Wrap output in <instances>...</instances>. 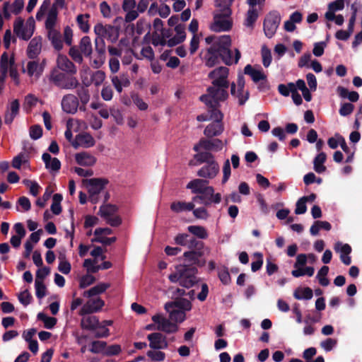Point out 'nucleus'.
Here are the masks:
<instances>
[{"mask_svg": "<svg viewBox=\"0 0 362 362\" xmlns=\"http://www.w3.org/2000/svg\"><path fill=\"white\" fill-rule=\"evenodd\" d=\"M230 15L225 12L216 11L214 14V21L210 25V29L214 32H226L232 28Z\"/></svg>", "mask_w": 362, "mask_h": 362, "instance_id": "8", "label": "nucleus"}, {"mask_svg": "<svg viewBox=\"0 0 362 362\" xmlns=\"http://www.w3.org/2000/svg\"><path fill=\"white\" fill-rule=\"evenodd\" d=\"M245 88V78L243 76L239 75L236 83H232L230 93L238 99V103L243 105L248 100L249 93L247 90H244Z\"/></svg>", "mask_w": 362, "mask_h": 362, "instance_id": "10", "label": "nucleus"}, {"mask_svg": "<svg viewBox=\"0 0 362 362\" xmlns=\"http://www.w3.org/2000/svg\"><path fill=\"white\" fill-rule=\"evenodd\" d=\"M35 294L38 298L41 299L46 296V286L44 284L43 281H39V280L35 279Z\"/></svg>", "mask_w": 362, "mask_h": 362, "instance_id": "59", "label": "nucleus"}, {"mask_svg": "<svg viewBox=\"0 0 362 362\" xmlns=\"http://www.w3.org/2000/svg\"><path fill=\"white\" fill-rule=\"evenodd\" d=\"M79 49L86 57H90L92 54V45L88 36H84L81 38L79 44Z\"/></svg>", "mask_w": 362, "mask_h": 362, "instance_id": "43", "label": "nucleus"}, {"mask_svg": "<svg viewBox=\"0 0 362 362\" xmlns=\"http://www.w3.org/2000/svg\"><path fill=\"white\" fill-rule=\"evenodd\" d=\"M293 296L296 299L298 300H310L313 298V291L310 288H304L296 290Z\"/></svg>", "mask_w": 362, "mask_h": 362, "instance_id": "48", "label": "nucleus"}, {"mask_svg": "<svg viewBox=\"0 0 362 362\" xmlns=\"http://www.w3.org/2000/svg\"><path fill=\"white\" fill-rule=\"evenodd\" d=\"M20 110V103L18 100H12L6 107L4 114V122L10 124L13 122L16 117L18 115Z\"/></svg>", "mask_w": 362, "mask_h": 362, "instance_id": "24", "label": "nucleus"}, {"mask_svg": "<svg viewBox=\"0 0 362 362\" xmlns=\"http://www.w3.org/2000/svg\"><path fill=\"white\" fill-rule=\"evenodd\" d=\"M194 158L199 163L208 164L210 163L211 162L215 161L214 156L209 152L198 153L194 156Z\"/></svg>", "mask_w": 362, "mask_h": 362, "instance_id": "54", "label": "nucleus"}, {"mask_svg": "<svg viewBox=\"0 0 362 362\" xmlns=\"http://www.w3.org/2000/svg\"><path fill=\"white\" fill-rule=\"evenodd\" d=\"M193 215L198 219L206 220L209 217V214L206 209L204 206L199 207L192 210Z\"/></svg>", "mask_w": 362, "mask_h": 362, "instance_id": "64", "label": "nucleus"}, {"mask_svg": "<svg viewBox=\"0 0 362 362\" xmlns=\"http://www.w3.org/2000/svg\"><path fill=\"white\" fill-rule=\"evenodd\" d=\"M257 18L258 13L257 9L255 8H250L247 12L246 18L244 23L245 25L248 28H252Z\"/></svg>", "mask_w": 362, "mask_h": 362, "instance_id": "47", "label": "nucleus"}, {"mask_svg": "<svg viewBox=\"0 0 362 362\" xmlns=\"http://www.w3.org/2000/svg\"><path fill=\"white\" fill-rule=\"evenodd\" d=\"M203 253L200 251L190 250L185 252L183 254L184 262L188 265L202 267L205 264V261H202L200 259Z\"/></svg>", "mask_w": 362, "mask_h": 362, "instance_id": "27", "label": "nucleus"}, {"mask_svg": "<svg viewBox=\"0 0 362 362\" xmlns=\"http://www.w3.org/2000/svg\"><path fill=\"white\" fill-rule=\"evenodd\" d=\"M174 241L177 245L181 246H188L189 248L197 247L198 245L197 240L190 237V235L187 233L177 234L175 237Z\"/></svg>", "mask_w": 362, "mask_h": 362, "instance_id": "31", "label": "nucleus"}, {"mask_svg": "<svg viewBox=\"0 0 362 362\" xmlns=\"http://www.w3.org/2000/svg\"><path fill=\"white\" fill-rule=\"evenodd\" d=\"M244 73L250 76L255 83L266 81L267 79V76L261 67L256 68L250 64H247L244 69Z\"/></svg>", "mask_w": 362, "mask_h": 362, "instance_id": "26", "label": "nucleus"}, {"mask_svg": "<svg viewBox=\"0 0 362 362\" xmlns=\"http://www.w3.org/2000/svg\"><path fill=\"white\" fill-rule=\"evenodd\" d=\"M95 144L94 138L88 133H81L76 136L75 139L71 142L74 148L81 146L83 148H90Z\"/></svg>", "mask_w": 362, "mask_h": 362, "instance_id": "22", "label": "nucleus"}, {"mask_svg": "<svg viewBox=\"0 0 362 362\" xmlns=\"http://www.w3.org/2000/svg\"><path fill=\"white\" fill-rule=\"evenodd\" d=\"M334 249L337 252L340 253V259L345 265L351 264V259L349 254L351 252V247L349 244L337 242L334 244Z\"/></svg>", "mask_w": 362, "mask_h": 362, "instance_id": "25", "label": "nucleus"}, {"mask_svg": "<svg viewBox=\"0 0 362 362\" xmlns=\"http://www.w3.org/2000/svg\"><path fill=\"white\" fill-rule=\"evenodd\" d=\"M47 78L49 83L60 89L73 90L79 86V81L75 76L59 71L58 69H52Z\"/></svg>", "mask_w": 362, "mask_h": 362, "instance_id": "4", "label": "nucleus"}, {"mask_svg": "<svg viewBox=\"0 0 362 362\" xmlns=\"http://www.w3.org/2000/svg\"><path fill=\"white\" fill-rule=\"evenodd\" d=\"M327 159V156L324 152H320L314 158L313 168L317 173H322L326 170V167L324 165Z\"/></svg>", "mask_w": 362, "mask_h": 362, "instance_id": "41", "label": "nucleus"}, {"mask_svg": "<svg viewBox=\"0 0 362 362\" xmlns=\"http://www.w3.org/2000/svg\"><path fill=\"white\" fill-rule=\"evenodd\" d=\"M314 272L315 269L313 267H306L305 268H296L291 272V274L294 277L298 278L305 275L312 276L314 274Z\"/></svg>", "mask_w": 362, "mask_h": 362, "instance_id": "52", "label": "nucleus"}, {"mask_svg": "<svg viewBox=\"0 0 362 362\" xmlns=\"http://www.w3.org/2000/svg\"><path fill=\"white\" fill-rule=\"evenodd\" d=\"M227 144V140L225 141V144ZM201 145H202L203 149L206 151H219L222 150L224 146V143L218 139H201Z\"/></svg>", "mask_w": 362, "mask_h": 362, "instance_id": "29", "label": "nucleus"}, {"mask_svg": "<svg viewBox=\"0 0 362 362\" xmlns=\"http://www.w3.org/2000/svg\"><path fill=\"white\" fill-rule=\"evenodd\" d=\"M344 7V3L335 0L331 2L328 6V11L325 13V18L327 21H332L334 18V13L338 11H341Z\"/></svg>", "mask_w": 362, "mask_h": 362, "instance_id": "36", "label": "nucleus"}, {"mask_svg": "<svg viewBox=\"0 0 362 362\" xmlns=\"http://www.w3.org/2000/svg\"><path fill=\"white\" fill-rule=\"evenodd\" d=\"M86 187L88 190L90 200L93 203H96L98 200V195L104 189L107 181L101 178H92L87 180Z\"/></svg>", "mask_w": 362, "mask_h": 362, "instance_id": "12", "label": "nucleus"}, {"mask_svg": "<svg viewBox=\"0 0 362 362\" xmlns=\"http://www.w3.org/2000/svg\"><path fill=\"white\" fill-rule=\"evenodd\" d=\"M61 106L64 112L74 115L77 112L79 106L78 98L74 94H66L62 97Z\"/></svg>", "mask_w": 362, "mask_h": 362, "instance_id": "16", "label": "nucleus"}, {"mask_svg": "<svg viewBox=\"0 0 362 362\" xmlns=\"http://www.w3.org/2000/svg\"><path fill=\"white\" fill-rule=\"evenodd\" d=\"M297 86L298 90H301L304 99L307 102H310L312 99V95L308 88L306 87L305 81L303 79L297 80Z\"/></svg>", "mask_w": 362, "mask_h": 362, "instance_id": "57", "label": "nucleus"}, {"mask_svg": "<svg viewBox=\"0 0 362 362\" xmlns=\"http://www.w3.org/2000/svg\"><path fill=\"white\" fill-rule=\"evenodd\" d=\"M152 320L157 325L158 330L171 334L175 333L178 330V326L176 323L171 322L162 315L157 314L152 317Z\"/></svg>", "mask_w": 362, "mask_h": 362, "instance_id": "14", "label": "nucleus"}, {"mask_svg": "<svg viewBox=\"0 0 362 362\" xmlns=\"http://www.w3.org/2000/svg\"><path fill=\"white\" fill-rule=\"evenodd\" d=\"M211 117L214 118V122L208 124L204 130V134L208 138L219 136L224 131L222 122L223 115L219 109L211 110Z\"/></svg>", "mask_w": 362, "mask_h": 362, "instance_id": "6", "label": "nucleus"}, {"mask_svg": "<svg viewBox=\"0 0 362 362\" xmlns=\"http://www.w3.org/2000/svg\"><path fill=\"white\" fill-rule=\"evenodd\" d=\"M147 339L149 341V346L153 349H165L168 346L166 337L160 332L149 334Z\"/></svg>", "mask_w": 362, "mask_h": 362, "instance_id": "21", "label": "nucleus"}, {"mask_svg": "<svg viewBox=\"0 0 362 362\" xmlns=\"http://www.w3.org/2000/svg\"><path fill=\"white\" fill-rule=\"evenodd\" d=\"M100 322L97 317L88 316L81 320V327L88 330L97 329Z\"/></svg>", "mask_w": 362, "mask_h": 362, "instance_id": "42", "label": "nucleus"}, {"mask_svg": "<svg viewBox=\"0 0 362 362\" xmlns=\"http://www.w3.org/2000/svg\"><path fill=\"white\" fill-rule=\"evenodd\" d=\"M88 14H80L76 18V22L78 25V27L83 33H88L90 29L88 20Z\"/></svg>", "mask_w": 362, "mask_h": 362, "instance_id": "53", "label": "nucleus"}, {"mask_svg": "<svg viewBox=\"0 0 362 362\" xmlns=\"http://www.w3.org/2000/svg\"><path fill=\"white\" fill-rule=\"evenodd\" d=\"M175 35L172 38L168 40V45L169 47L175 46L185 40V28L182 25H177L174 29Z\"/></svg>", "mask_w": 362, "mask_h": 362, "instance_id": "30", "label": "nucleus"}, {"mask_svg": "<svg viewBox=\"0 0 362 362\" xmlns=\"http://www.w3.org/2000/svg\"><path fill=\"white\" fill-rule=\"evenodd\" d=\"M77 98H78L79 103L83 105H86L90 100V94L88 90L83 87H79L76 90Z\"/></svg>", "mask_w": 362, "mask_h": 362, "instance_id": "49", "label": "nucleus"}, {"mask_svg": "<svg viewBox=\"0 0 362 362\" xmlns=\"http://www.w3.org/2000/svg\"><path fill=\"white\" fill-rule=\"evenodd\" d=\"M297 82L288 83L287 84H279L278 86L279 92L284 96H288L290 93L294 90L295 88H297Z\"/></svg>", "mask_w": 362, "mask_h": 362, "instance_id": "55", "label": "nucleus"}, {"mask_svg": "<svg viewBox=\"0 0 362 362\" xmlns=\"http://www.w3.org/2000/svg\"><path fill=\"white\" fill-rule=\"evenodd\" d=\"M74 158L78 165L84 167L93 166L97 162L96 157L88 151H81L76 153Z\"/></svg>", "mask_w": 362, "mask_h": 362, "instance_id": "23", "label": "nucleus"}, {"mask_svg": "<svg viewBox=\"0 0 362 362\" xmlns=\"http://www.w3.org/2000/svg\"><path fill=\"white\" fill-rule=\"evenodd\" d=\"M220 170L219 165L215 160L208 164H204L198 171L197 175L209 181L213 180L218 174Z\"/></svg>", "mask_w": 362, "mask_h": 362, "instance_id": "18", "label": "nucleus"}, {"mask_svg": "<svg viewBox=\"0 0 362 362\" xmlns=\"http://www.w3.org/2000/svg\"><path fill=\"white\" fill-rule=\"evenodd\" d=\"M23 183L29 188L30 194L34 197L38 195L40 187L37 182L30 180H23Z\"/></svg>", "mask_w": 362, "mask_h": 362, "instance_id": "56", "label": "nucleus"}, {"mask_svg": "<svg viewBox=\"0 0 362 362\" xmlns=\"http://www.w3.org/2000/svg\"><path fill=\"white\" fill-rule=\"evenodd\" d=\"M42 49V38L35 37L33 38L27 49V55L30 59L36 58L40 53Z\"/></svg>", "mask_w": 362, "mask_h": 362, "instance_id": "28", "label": "nucleus"}, {"mask_svg": "<svg viewBox=\"0 0 362 362\" xmlns=\"http://www.w3.org/2000/svg\"><path fill=\"white\" fill-rule=\"evenodd\" d=\"M45 64V59H43L42 62L38 60H30L28 62L25 69H23V72L26 73L30 77L37 79L43 73Z\"/></svg>", "mask_w": 362, "mask_h": 362, "instance_id": "17", "label": "nucleus"}, {"mask_svg": "<svg viewBox=\"0 0 362 362\" xmlns=\"http://www.w3.org/2000/svg\"><path fill=\"white\" fill-rule=\"evenodd\" d=\"M111 81L119 93H122L123 88L128 87L130 85V81L126 74L114 76L111 78Z\"/></svg>", "mask_w": 362, "mask_h": 362, "instance_id": "32", "label": "nucleus"}, {"mask_svg": "<svg viewBox=\"0 0 362 362\" xmlns=\"http://www.w3.org/2000/svg\"><path fill=\"white\" fill-rule=\"evenodd\" d=\"M117 208L115 205L105 204L100 207L99 215L111 226L115 227L122 223L121 218L116 215Z\"/></svg>", "mask_w": 362, "mask_h": 362, "instance_id": "9", "label": "nucleus"}, {"mask_svg": "<svg viewBox=\"0 0 362 362\" xmlns=\"http://www.w3.org/2000/svg\"><path fill=\"white\" fill-rule=\"evenodd\" d=\"M207 45L210 47L207 49L204 60L206 65L212 67L219 62L221 58L227 65L237 64L240 58V52L238 49H235V57L232 56V51L230 49L231 39L230 35H223L220 36L211 35L205 38Z\"/></svg>", "mask_w": 362, "mask_h": 362, "instance_id": "1", "label": "nucleus"}, {"mask_svg": "<svg viewBox=\"0 0 362 362\" xmlns=\"http://www.w3.org/2000/svg\"><path fill=\"white\" fill-rule=\"evenodd\" d=\"M94 32L98 37L103 40L106 38L112 42H116L119 37L117 28L110 25H103L98 23L94 27Z\"/></svg>", "mask_w": 362, "mask_h": 362, "instance_id": "11", "label": "nucleus"}, {"mask_svg": "<svg viewBox=\"0 0 362 362\" xmlns=\"http://www.w3.org/2000/svg\"><path fill=\"white\" fill-rule=\"evenodd\" d=\"M233 0H216L215 6L218 8L216 11L225 12L226 15H231L230 6Z\"/></svg>", "mask_w": 362, "mask_h": 362, "instance_id": "46", "label": "nucleus"}, {"mask_svg": "<svg viewBox=\"0 0 362 362\" xmlns=\"http://www.w3.org/2000/svg\"><path fill=\"white\" fill-rule=\"evenodd\" d=\"M186 188L190 189L192 194H197L192 197L193 202L208 206L212 203L219 204L221 202V194L214 193V187L209 186V181L204 179H194L188 182Z\"/></svg>", "mask_w": 362, "mask_h": 362, "instance_id": "2", "label": "nucleus"}, {"mask_svg": "<svg viewBox=\"0 0 362 362\" xmlns=\"http://www.w3.org/2000/svg\"><path fill=\"white\" fill-rule=\"evenodd\" d=\"M122 351V347L119 344H112L105 346V356H112L119 355Z\"/></svg>", "mask_w": 362, "mask_h": 362, "instance_id": "63", "label": "nucleus"}, {"mask_svg": "<svg viewBox=\"0 0 362 362\" xmlns=\"http://www.w3.org/2000/svg\"><path fill=\"white\" fill-rule=\"evenodd\" d=\"M261 55L263 66L266 68L269 67L272 63V57L271 50L266 45L262 47Z\"/></svg>", "mask_w": 362, "mask_h": 362, "instance_id": "51", "label": "nucleus"}, {"mask_svg": "<svg viewBox=\"0 0 362 362\" xmlns=\"http://www.w3.org/2000/svg\"><path fill=\"white\" fill-rule=\"evenodd\" d=\"M47 37L51 41L52 45L57 50H60L63 47L62 36L57 30H51L47 31Z\"/></svg>", "mask_w": 362, "mask_h": 362, "instance_id": "40", "label": "nucleus"}, {"mask_svg": "<svg viewBox=\"0 0 362 362\" xmlns=\"http://www.w3.org/2000/svg\"><path fill=\"white\" fill-rule=\"evenodd\" d=\"M107 343L103 341H93L90 344L89 351L93 354H103L105 355Z\"/></svg>", "mask_w": 362, "mask_h": 362, "instance_id": "50", "label": "nucleus"}, {"mask_svg": "<svg viewBox=\"0 0 362 362\" xmlns=\"http://www.w3.org/2000/svg\"><path fill=\"white\" fill-rule=\"evenodd\" d=\"M14 58H9L6 52H4L1 56L0 71L1 74L7 76V73L11 68H14Z\"/></svg>", "mask_w": 362, "mask_h": 362, "instance_id": "33", "label": "nucleus"}, {"mask_svg": "<svg viewBox=\"0 0 362 362\" xmlns=\"http://www.w3.org/2000/svg\"><path fill=\"white\" fill-rule=\"evenodd\" d=\"M58 11L55 8H50L45 21V28L48 30H56L54 28L57 22Z\"/></svg>", "mask_w": 362, "mask_h": 362, "instance_id": "39", "label": "nucleus"}, {"mask_svg": "<svg viewBox=\"0 0 362 362\" xmlns=\"http://www.w3.org/2000/svg\"><path fill=\"white\" fill-rule=\"evenodd\" d=\"M187 230L198 238L206 239L208 238L207 230L202 226H189Z\"/></svg>", "mask_w": 362, "mask_h": 362, "instance_id": "44", "label": "nucleus"}, {"mask_svg": "<svg viewBox=\"0 0 362 362\" xmlns=\"http://www.w3.org/2000/svg\"><path fill=\"white\" fill-rule=\"evenodd\" d=\"M110 286V284L100 283L89 290L84 291L83 296L86 298L94 297L104 293Z\"/></svg>", "mask_w": 362, "mask_h": 362, "instance_id": "37", "label": "nucleus"}, {"mask_svg": "<svg viewBox=\"0 0 362 362\" xmlns=\"http://www.w3.org/2000/svg\"><path fill=\"white\" fill-rule=\"evenodd\" d=\"M165 310L169 313L170 319L175 322L181 323L185 318L186 315L184 310L177 309L175 307H168V303L165 305Z\"/></svg>", "mask_w": 362, "mask_h": 362, "instance_id": "34", "label": "nucleus"}, {"mask_svg": "<svg viewBox=\"0 0 362 362\" xmlns=\"http://www.w3.org/2000/svg\"><path fill=\"white\" fill-rule=\"evenodd\" d=\"M194 203L185 202H174L170 205V209L175 213H181L183 211H190L194 208Z\"/></svg>", "mask_w": 362, "mask_h": 362, "instance_id": "38", "label": "nucleus"}, {"mask_svg": "<svg viewBox=\"0 0 362 362\" xmlns=\"http://www.w3.org/2000/svg\"><path fill=\"white\" fill-rule=\"evenodd\" d=\"M228 69L226 66H220L211 71L209 77L212 79V85L228 87Z\"/></svg>", "mask_w": 362, "mask_h": 362, "instance_id": "15", "label": "nucleus"}, {"mask_svg": "<svg viewBox=\"0 0 362 362\" xmlns=\"http://www.w3.org/2000/svg\"><path fill=\"white\" fill-rule=\"evenodd\" d=\"M42 159L45 164V168L49 171H58L61 168V163L57 158H52L48 153H44Z\"/></svg>", "mask_w": 362, "mask_h": 362, "instance_id": "35", "label": "nucleus"}, {"mask_svg": "<svg viewBox=\"0 0 362 362\" xmlns=\"http://www.w3.org/2000/svg\"><path fill=\"white\" fill-rule=\"evenodd\" d=\"M69 54L75 62L78 64L83 62L82 52L77 47H71L69 49Z\"/></svg>", "mask_w": 362, "mask_h": 362, "instance_id": "62", "label": "nucleus"}, {"mask_svg": "<svg viewBox=\"0 0 362 362\" xmlns=\"http://www.w3.org/2000/svg\"><path fill=\"white\" fill-rule=\"evenodd\" d=\"M90 299L82 306L80 314L86 315L97 313L102 309L104 306V301L99 297H91Z\"/></svg>", "mask_w": 362, "mask_h": 362, "instance_id": "20", "label": "nucleus"}, {"mask_svg": "<svg viewBox=\"0 0 362 362\" xmlns=\"http://www.w3.org/2000/svg\"><path fill=\"white\" fill-rule=\"evenodd\" d=\"M105 78V74L104 71L100 70L95 71L91 75V81L96 86L101 85Z\"/></svg>", "mask_w": 362, "mask_h": 362, "instance_id": "61", "label": "nucleus"}, {"mask_svg": "<svg viewBox=\"0 0 362 362\" xmlns=\"http://www.w3.org/2000/svg\"><path fill=\"white\" fill-rule=\"evenodd\" d=\"M228 87L221 86H210L207 89L208 93L200 97L201 101L204 103L211 110L218 108L219 102L226 100L228 97L227 89Z\"/></svg>", "mask_w": 362, "mask_h": 362, "instance_id": "5", "label": "nucleus"}, {"mask_svg": "<svg viewBox=\"0 0 362 362\" xmlns=\"http://www.w3.org/2000/svg\"><path fill=\"white\" fill-rule=\"evenodd\" d=\"M168 307H175L177 309L184 310V313H185L192 309V304L189 300L182 298L180 300L168 303Z\"/></svg>", "mask_w": 362, "mask_h": 362, "instance_id": "45", "label": "nucleus"}, {"mask_svg": "<svg viewBox=\"0 0 362 362\" xmlns=\"http://www.w3.org/2000/svg\"><path fill=\"white\" fill-rule=\"evenodd\" d=\"M95 281V277L92 274L88 273V274L83 275L80 279L79 286L81 288H85L89 286L90 285L93 284Z\"/></svg>", "mask_w": 362, "mask_h": 362, "instance_id": "60", "label": "nucleus"}, {"mask_svg": "<svg viewBox=\"0 0 362 362\" xmlns=\"http://www.w3.org/2000/svg\"><path fill=\"white\" fill-rule=\"evenodd\" d=\"M35 30V21L31 17L25 23L21 18H18L13 23V31L16 35L22 40H28L33 35Z\"/></svg>", "mask_w": 362, "mask_h": 362, "instance_id": "7", "label": "nucleus"}, {"mask_svg": "<svg viewBox=\"0 0 362 362\" xmlns=\"http://www.w3.org/2000/svg\"><path fill=\"white\" fill-rule=\"evenodd\" d=\"M197 269L194 267L180 265L176 267L175 272L169 275L168 278L172 283H179L181 286L189 288L197 281Z\"/></svg>", "mask_w": 362, "mask_h": 362, "instance_id": "3", "label": "nucleus"}, {"mask_svg": "<svg viewBox=\"0 0 362 362\" xmlns=\"http://www.w3.org/2000/svg\"><path fill=\"white\" fill-rule=\"evenodd\" d=\"M281 22V16L277 12H271L264 21V31L266 36L271 38L276 33Z\"/></svg>", "mask_w": 362, "mask_h": 362, "instance_id": "13", "label": "nucleus"}, {"mask_svg": "<svg viewBox=\"0 0 362 362\" xmlns=\"http://www.w3.org/2000/svg\"><path fill=\"white\" fill-rule=\"evenodd\" d=\"M56 64L57 66L54 69H58L59 71L73 76L77 73L76 65L65 55L59 54Z\"/></svg>", "mask_w": 362, "mask_h": 362, "instance_id": "19", "label": "nucleus"}, {"mask_svg": "<svg viewBox=\"0 0 362 362\" xmlns=\"http://www.w3.org/2000/svg\"><path fill=\"white\" fill-rule=\"evenodd\" d=\"M37 318L44 322L45 327L47 329H52L57 323L56 318L47 317L42 313H38Z\"/></svg>", "mask_w": 362, "mask_h": 362, "instance_id": "58", "label": "nucleus"}]
</instances>
